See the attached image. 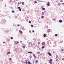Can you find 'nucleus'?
<instances>
[{"label":"nucleus","instance_id":"f257e3e1","mask_svg":"<svg viewBox=\"0 0 64 64\" xmlns=\"http://www.w3.org/2000/svg\"><path fill=\"white\" fill-rule=\"evenodd\" d=\"M49 62L50 64H52V59H51L49 61Z\"/></svg>","mask_w":64,"mask_h":64},{"label":"nucleus","instance_id":"f03ea898","mask_svg":"<svg viewBox=\"0 0 64 64\" xmlns=\"http://www.w3.org/2000/svg\"><path fill=\"white\" fill-rule=\"evenodd\" d=\"M42 46H45L46 45L45 42H42Z\"/></svg>","mask_w":64,"mask_h":64},{"label":"nucleus","instance_id":"7ed1b4c3","mask_svg":"<svg viewBox=\"0 0 64 64\" xmlns=\"http://www.w3.org/2000/svg\"><path fill=\"white\" fill-rule=\"evenodd\" d=\"M48 55H49V56H52V54H51L50 53V52H48Z\"/></svg>","mask_w":64,"mask_h":64},{"label":"nucleus","instance_id":"20e7f679","mask_svg":"<svg viewBox=\"0 0 64 64\" xmlns=\"http://www.w3.org/2000/svg\"><path fill=\"white\" fill-rule=\"evenodd\" d=\"M47 5L48 6H50V4H49V2H48Z\"/></svg>","mask_w":64,"mask_h":64},{"label":"nucleus","instance_id":"39448f33","mask_svg":"<svg viewBox=\"0 0 64 64\" xmlns=\"http://www.w3.org/2000/svg\"><path fill=\"white\" fill-rule=\"evenodd\" d=\"M33 55L34 57V58H36V56H35V54H33Z\"/></svg>","mask_w":64,"mask_h":64},{"label":"nucleus","instance_id":"423d86ee","mask_svg":"<svg viewBox=\"0 0 64 64\" xmlns=\"http://www.w3.org/2000/svg\"><path fill=\"white\" fill-rule=\"evenodd\" d=\"M19 32H20V33L21 34H22V31L20 30L19 31Z\"/></svg>","mask_w":64,"mask_h":64},{"label":"nucleus","instance_id":"0eeeda50","mask_svg":"<svg viewBox=\"0 0 64 64\" xmlns=\"http://www.w3.org/2000/svg\"><path fill=\"white\" fill-rule=\"evenodd\" d=\"M58 6H60L61 5V4L60 3H59L58 4Z\"/></svg>","mask_w":64,"mask_h":64},{"label":"nucleus","instance_id":"6e6552de","mask_svg":"<svg viewBox=\"0 0 64 64\" xmlns=\"http://www.w3.org/2000/svg\"><path fill=\"white\" fill-rule=\"evenodd\" d=\"M28 53H30V54H32V52H28Z\"/></svg>","mask_w":64,"mask_h":64},{"label":"nucleus","instance_id":"1a4fd4ad","mask_svg":"<svg viewBox=\"0 0 64 64\" xmlns=\"http://www.w3.org/2000/svg\"><path fill=\"white\" fill-rule=\"evenodd\" d=\"M44 12H42L41 14V15H44Z\"/></svg>","mask_w":64,"mask_h":64},{"label":"nucleus","instance_id":"9d476101","mask_svg":"<svg viewBox=\"0 0 64 64\" xmlns=\"http://www.w3.org/2000/svg\"><path fill=\"white\" fill-rule=\"evenodd\" d=\"M59 22H62V20H59Z\"/></svg>","mask_w":64,"mask_h":64},{"label":"nucleus","instance_id":"9b49d317","mask_svg":"<svg viewBox=\"0 0 64 64\" xmlns=\"http://www.w3.org/2000/svg\"><path fill=\"white\" fill-rule=\"evenodd\" d=\"M35 62L36 63H38V60H36V61Z\"/></svg>","mask_w":64,"mask_h":64},{"label":"nucleus","instance_id":"f8f14e48","mask_svg":"<svg viewBox=\"0 0 64 64\" xmlns=\"http://www.w3.org/2000/svg\"><path fill=\"white\" fill-rule=\"evenodd\" d=\"M40 53V52H37V54H39Z\"/></svg>","mask_w":64,"mask_h":64},{"label":"nucleus","instance_id":"ddd939ff","mask_svg":"<svg viewBox=\"0 0 64 64\" xmlns=\"http://www.w3.org/2000/svg\"><path fill=\"white\" fill-rule=\"evenodd\" d=\"M18 43H19V42H18V41H17L16 42V44H18Z\"/></svg>","mask_w":64,"mask_h":64},{"label":"nucleus","instance_id":"4468645a","mask_svg":"<svg viewBox=\"0 0 64 64\" xmlns=\"http://www.w3.org/2000/svg\"><path fill=\"white\" fill-rule=\"evenodd\" d=\"M50 29H49L48 30V32H50Z\"/></svg>","mask_w":64,"mask_h":64},{"label":"nucleus","instance_id":"2eb2a0df","mask_svg":"<svg viewBox=\"0 0 64 64\" xmlns=\"http://www.w3.org/2000/svg\"><path fill=\"white\" fill-rule=\"evenodd\" d=\"M45 48V46H43L42 47V49H44Z\"/></svg>","mask_w":64,"mask_h":64},{"label":"nucleus","instance_id":"dca6fc26","mask_svg":"<svg viewBox=\"0 0 64 64\" xmlns=\"http://www.w3.org/2000/svg\"><path fill=\"white\" fill-rule=\"evenodd\" d=\"M46 34H44V37H46Z\"/></svg>","mask_w":64,"mask_h":64},{"label":"nucleus","instance_id":"f3484780","mask_svg":"<svg viewBox=\"0 0 64 64\" xmlns=\"http://www.w3.org/2000/svg\"><path fill=\"white\" fill-rule=\"evenodd\" d=\"M28 62H27V61H26V64H28Z\"/></svg>","mask_w":64,"mask_h":64},{"label":"nucleus","instance_id":"a211bd4d","mask_svg":"<svg viewBox=\"0 0 64 64\" xmlns=\"http://www.w3.org/2000/svg\"><path fill=\"white\" fill-rule=\"evenodd\" d=\"M28 64H31V63L30 62L28 61Z\"/></svg>","mask_w":64,"mask_h":64},{"label":"nucleus","instance_id":"6ab92c4d","mask_svg":"<svg viewBox=\"0 0 64 64\" xmlns=\"http://www.w3.org/2000/svg\"><path fill=\"white\" fill-rule=\"evenodd\" d=\"M45 8H42V10H45Z\"/></svg>","mask_w":64,"mask_h":64},{"label":"nucleus","instance_id":"aec40b11","mask_svg":"<svg viewBox=\"0 0 64 64\" xmlns=\"http://www.w3.org/2000/svg\"><path fill=\"white\" fill-rule=\"evenodd\" d=\"M11 0H9V2H10V3H11Z\"/></svg>","mask_w":64,"mask_h":64},{"label":"nucleus","instance_id":"412c9836","mask_svg":"<svg viewBox=\"0 0 64 64\" xmlns=\"http://www.w3.org/2000/svg\"><path fill=\"white\" fill-rule=\"evenodd\" d=\"M24 2H22V5H24Z\"/></svg>","mask_w":64,"mask_h":64},{"label":"nucleus","instance_id":"4be33fe9","mask_svg":"<svg viewBox=\"0 0 64 64\" xmlns=\"http://www.w3.org/2000/svg\"><path fill=\"white\" fill-rule=\"evenodd\" d=\"M38 44H40V42H38Z\"/></svg>","mask_w":64,"mask_h":64},{"label":"nucleus","instance_id":"5701e85b","mask_svg":"<svg viewBox=\"0 0 64 64\" xmlns=\"http://www.w3.org/2000/svg\"><path fill=\"white\" fill-rule=\"evenodd\" d=\"M58 36V34H56L55 35V36Z\"/></svg>","mask_w":64,"mask_h":64},{"label":"nucleus","instance_id":"b1692460","mask_svg":"<svg viewBox=\"0 0 64 64\" xmlns=\"http://www.w3.org/2000/svg\"><path fill=\"white\" fill-rule=\"evenodd\" d=\"M56 58H58V56H57V55H56Z\"/></svg>","mask_w":64,"mask_h":64},{"label":"nucleus","instance_id":"393cba45","mask_svg":"<svg viewBox=\"0 0 64 64\" xmlns=\"http://www.w3.org/2000/svg\"><path fill=\"white\" fill-rule=\"evenodd\" d=\"M12 13H14V12H15L14 10H12Z\"/></svg>","mask_w":64,"mask_h":64},{"label":"nucleus","instance_id":"a878e982","mask_svg":"<svg viewBox=\"0 0 64 64\" xmlns=\"http://www.w3.org/2000/svg\"><path fill=\"white\" fill-rule=\"evenodd\" d=\"M29 23H31V22L30 21H29Z\"/></svg>","mask_w":64,"mask_h":64},{"label":"nucleus","instance_id":"bb28decb","mask_svg":"<svg viewBox=\"0 0 64 64\" xmlns=\"http://www.w3.org/2000/svg\"><path fill=\"white\" fill-rule=\"evenodd\" d=\"M23 48H25V46H23Z\"/></svg>","mask_w":64,"mask_h":64},{"label":"nucleus","instance_id":"cd10ccee","mask_svg":"<svg viewBox=\"0 0 64 64\" xmlns=\"http://www.w3.org/2000/svg\"><path fill=\"white\" fill-rule=\"evenodd\" d=\"M41 18H44V16H41Z\"/></svg>","mask_w":64,"mask_h":64},{"label":"nucleus","instance_id":"c85d7f7f","mask_svg":"<svg viewBox=\"0 0 64 64\" xmlns=\"http://www.w3.org/2000/svg\"><path fill=\"white\" fill-rule=\"evenodd\" d=\"M56 61H58V59H57L56 60Z\"/></svg>","mask_w":64,"mask_h":64},{"label":"nucleus","instance_id":"c756f323","mask_svg":"<svg viewBox=\"0 0 64 64\" xmlns=\"http://www.w3.org/2000/svg\"><path fill=\"white\" fill-rule=\"evenodd\" d=\"M62 51H64V49H62Z\"/></svg>","mask_w":64,"mask_h":64},{"label":"nucleus","instance_id":"7c9ffc66","mask_svg":"<svg viewBox=\"0 0 64 64\" xmlns=\"http://www.w3.org/2000/svg\"><path fill=\"white\" fill-rule=\"evenodd\" d=\"M18 8L19 9H20V7H18Z\"/></svg>","mask_w":64,"mask_h":64},{"label":"nucleus","instance_id":"2f4dec72","mask_svg":"<svg viewBox=\"0 0 64 64\" xmlns=\"http://www.w3.org/2000/svg\"><path fill=\"white\" fill-rule=\"evenodd\" d=\"M31 27H33V25L32 24L31 25Z\"/></svg>","mask_w":64,"mask_h":64},{"label":"nucleus","instance_id":"473e14b6","mask_svg":"<svg viewBox=\"0 0 64 64\" xmlns=\"http://www.w3.org/2000/svg\"><path fill=\"white\" fill-rule=\"evenodd\" d=\"M8 54H10L11 53V52H8Z\"/></svg>","mask_w":64,"mask_h":64},{"label":"nucleus","instance_id":"72a5a7b5","mask_svg":"<svg viewBox=\"0 0 64 64\" xmlns=\"http://www.w3.org/2000/svg\"><path fill=\"white\" fill-rule=\"evenodd\" d=\"M35 2L36 3H37V2L36 1H35Z\"/></svg>","mask_w":64,"mask_h":64},{"label":"nucleus","instance_id":"f704fd0d","mask_svg":"<svg viewBox=\"0 0 64 64\" xmlns=\"http://www.w3.org/2000/svg\"><path fill=\"white\" fill-rule=\"evenodd\" d=\"M20 11H21V8L20 9Z\"/></svg>","mask_w":64,"mask_h":64},{"label":"nucleus","instance_id":"c9c22d12","mask_svg":"<svg viewBox=\"0 0 64 64\" xmlns=\"http://www.w3.org/2000/svg\"><path fill=\"white\" fill-rule=\"evenodd\" d=\"M62 0H61L60 1V2H62Z\"/></svg>","mask_w":64,"mask_h":64},{"label":"nucleus","instance_id":"e433bc0d","mask_svg":"<svg viewBox=\"0 0 64 64\" xmlns=\"http://www.w3.org/2000/svg\"><path fill=\"white\" fill-rule=\"evenodd\" d=\"M17 26H20V25H19V24H18L17 25Z\"/></svg>","mask_w":64,"mask_h":64},{"label":"nucleus","instance_id":"4c0bfd02","mask_svg":"<svg viewBox=\"0 0 64 64\" xmlns=\"http://www.w3.org/2000/svg\"><path fill=\"white\" fill-rule=\"evenodd\" d=\"M20 43H22V41H20Z\"/></svg>","mask_w":64,"mask_h":64},{"label":"nucleus","instance_id":"58836bf2","mask_svg":"<svg viewBox=\"0 0 64 64\" xmlns=\"http://www.w3.org/2000/svg\"><path fill=\"white\" fill-rule=\"evenodd\" d=\"M10 60H11V58H10Z\"/></svg>","mask_w":64,"mask_h":64},{"label":"nucleus","instance_id":"ea45409f","mask_svg":"<svg viewBox=\"0 0 64 64\" xmlns=\"http://www.w3.org/2000/svg\"><path fill=\"white\" fill-rule=\"evenodd\" d=\"M4 20V22H5V23L6 22V20Z\"/></svg>","mask_w":64,"mask_h":64},{"label":"nucleus","instance_id":"a19ab883","mask_svg":"<svg viewBox=\"0 0 64 64\" xmlns=\"http://www.w3.org/2000/svg\"><path fill=\"white\" fill-rule=\"evenodd\" d=\"M11 39H13V38L12 37H11Z\"/></svg>","mask_w":64,"mask_h":64},{"label":"nucleus","instance_id":"79ce46f5","mask_svg":"<svg viewBox=\"0 0 64 64\" xmlns=\"http://www.w3.org/2000/svg\"><path fill=\"white\" fill-rule=\"evenodd\" d=\"M3 43H5V42H3Z\"/></svg>","mask_w":64,"mask_h":64},{"label":"nucleus","instance_id":"37998d69","mask_svg":"<svg viewBox=\"0 0 64 64\" xmlns=\"http://www.w3.org/2000/svg\"><path fill=\"white\" fill-rule=\"evenodd\" d=\"M32 32H34V31L32 30Z\"/></svg>","mask_w":64,"mask_h":64},{"label":"nucleus","instance_id":"c03bdc74","mask_svg":"<svg viewBox=\"0 0 64 64\" xmlns=\"http://www.w3.org/2000/svg\"><path fill=\"white\" fill-rule=\"evenodd\" d=\"M46 27L47 28H48V26H47Z\"/></svg>","mask_w":64,"mask_h":64},{"label":"nucleus","instance_id":"a18cd8bd","mask_svg":"<svg viewBox=\"0 0 64 64\" xmlns=\"http://www.w3.org/2000/svg\"><path fill=\"white\" fill-rule=\"evenodd\" d=\"M18 4H20V3H19V2H18Z\"/></svg>","mask_w":64,"mask_h":64},{"label":"nucleus","instance_id":"49530a36","mask_svg":"<svg viewBox=\"0 0 64 64\" xmlns=\"http://www.w3.org/2000/svg\"><path fill=\"white\" fill-rule=\"evenodd\" d=\"M7 54L8 55V54H9V53H8V52L7 53Z\"/></svg>","mask_w":64,"mask_h":64},{"label":"nucleus","instance_id":"de8ad7c7","mask_svg":"<svg viewBox=\"0 0 64 64\" xmlns=\"http://www.w3.org/2000/svg\"><path fill=\"white\" fill-rule=\"evenodd\" d=\"M62 5H64V3H62Z\"/></svg>","mask_w":64,"mask_h":64},{"label":"nucleus","instance_id":"09e8293b","mask_svg":"<svg viewBox=\"0 0 64 64\" xmlns=\"http://www.w3.org/2000/svg\"><path fill=\"white\" fill-rule=\"evenodd\" d=\"M33 44L34 45H35V44H34V43H33Z\"/></svg>","mask_w":64,"mask_h":64},{"label":"nucleus","instance_id":"8fccbe9b","mask_svg":"<svg viewBox=\"0 0 64 64\" xmlns=\"http://www.w3.org/2000/svg\"><path fill=\"white\" fill-rule=\"evenodd\" d=\"M30 33H31V31H30Z\"/></svg>","mask_w":64,"mask_h":64},{"label":"nucleus","instance_id":"3c124183","mask_svg":"<svg viewBox=\"0 0 64 64\" xmlns=\"http://www.w3.org/2000/svg\"><path fill=\"white\" fill-rule=\"evenodd\" d=\"M47 43L48 44H49V42H48Z\"/></svg>","mask_w":64,"mask_h":64},{"label":"nucleus","instance_id":"603ef678","mask_svg":"<svg viewBox=\"0 0 64 64\" xmlns=\"http://www.w3.org/2000/svg\"><path fill=\"white\" fill-rule=\"evenodd\" d=\"M20 4H21V2H20Z\"/></svg>","mask_w":64,"mask_h":64},{"label":"nucleus","instance_id":"864d4df0","mask_svg":"<svg viewBox=\"0 0 64 64\" xmlns=\"http://www.w3.org/2000/svg\"><path fill=\"white\" fill-rule=\"evenodd\" d=\"M53 53H54V52H53Z\"/></svg>","mask_w":64,"mask_h":64},{"label":"nucleus","instance_id":"5fc2aeb1","mask_svg":"<svg viewBox=\"0 0 64 64\" xmlns=\"http://www.w3.org/2000/svg\"><path fill=\"white\" fill-rule=\"evenodd\" d=\"M32 0V1H33L34 0Z\"/></svg>","mask_w":64,"mask_h":64},{"label":"nucleus","instance_id":"6e6d98bb","mask_svg":"<svg viewBox=\"0 0 64 64\" xmlns=\"http://www.w3.org/2000/svg\"><path fill=\"white\" fill-rule=\"evenodd\" d=\"M63 59H62V60H63Z\"/></svg>","mask_w":64,"mask_h":64}]
</instances>
